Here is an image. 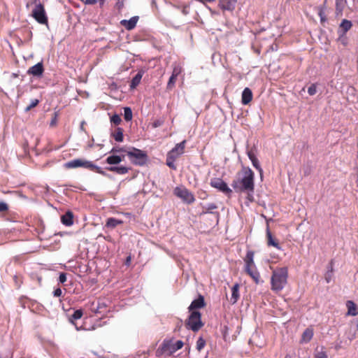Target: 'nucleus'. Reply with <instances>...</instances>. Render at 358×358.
I'll return each instance as SVG.
<instances>
[{
	"mask_svg": "<svg viewBox=\"0 0 358 358\" xmlns=\"http://www.w3.org/2000/svg\"><path fill=\"white\" fill-rule=\"evenodd\" d=\"M96 2H97L96 0H85V4H89V5H94Z\"/></svg>",
	"mask_w": 358,
	"mask_h": 358,
	"instance_id": "nucleus-48",
	"label": "nucleus"
},
{
	"mask_svg": "<svg viewBox=\"0 0 358 358\" xmlns=\"http://www.w3.org/2000/svg\"><path fill=\"white\" fill-rule=\"evenodd\" d=\"M317 92V86L315 84H312L308 89V93L310 95V96H313L314 94H315Z\"/></svg>",
	"mask_w": 358,
	"mask_h": 358,
	"instance_id": "nucleus-38",
	"label": "nucleus"
},
{
	"mask_svg": "<svg viewBox=\"0 0 358 358\" xmlns=\"http://www.w3.org/2000/svg\"><path fill=\"white\" fill-rule=\"evenodd\" d=\"M252 92L248 87H245L242 92V103L244 105L248 104L252 99Z\"/></svg>",
	"mask_w": 358,
	"mask_h": 358,
	"instance_id": "nucleus-19",
	"label": "nucleus"
},
{
	"mask_svg": "<svg viewBox=\"0 0 358 358\" xmlns=\"http://www.w3.org/2000/svg\"><path fill=\"white\" fill-rule=\"evenodd\" d=\"M315 358H327V355L324 351L317 352L315 355Z\"/></svg>",
	"mask_w": 358,
	"mask_h": 358,
	"instance_id": "nucleus-41",
	"label": "nucleus"
},
{
	"mask_svg": "<svg viewBox=\"0 0 358 358\" xmlns=\"http://www.w3.org/2000/svg\"><path fill=\"white\" fill-rule=\"evenodd\" d=\"M127 151H128L127 150H126L124 148H120V147H114L113 148V149L110 150V153H117V152H126L127 153Z\"/></svg>",
	"mask_w": 358,
	"mask_h": 358,
	"instance_id": "nucleus-39",
	"label": "nucleus"
},
{
	"mask_svg": "<svg viewBox=\"0 0 358 358\" xmlns=\"http://www.w3.org/2000/svg\"><path fill=\"white\" fill-rule=\"evenodd\" d=\"M124 0H117L116 2V8L120 10L124 7Z\"/></svg>",
	"mask_w": 358,
	"mask_h": 358,
	"instance_id": "nucleus-43",
	"label": "nucleus"
},
{
	"mask_svg": "<svg viewBox=\"0 0 358 358\" xmlns=\"http://www.w3.org/2000/svg\"><path fill=\"white\" fill-rule=\"evenodd\" d=\"M319 15L320 17V20L322 22L324 21L325 20V17H324V11L322 9H320V11H319Z\"/></svg>",
	"mask_w": 358,
	"mask_h": 358,
	"instance_id": "nucleus-47",
	"label": "nucleus"
},
{
	"mask_svg": "<svg viewBox=\"0 0 358 358\" xmlns=\"http://www.w3.org/2000/svg\"><path fill=\"white\" fill-rule=\"evenodd\" d=\"M206 306V303L204 301V297L202 295H199V297L194 300L190 306L188 308L189 312L192 311H199L198 309L204 308Z\"/></svg>",
	"mask_w": 358,
	"mask_h": 358,
	"instance_id": "nucleus-15",
	"label": "nucleus"
},
{
	"mask_svg": "<svg viewBox=\"0 0 358 358\" xmlns=\"http://www.w3.org/2000/svg\"><path fill=\"white\" fill-rule=\"evenodd\" d=\"M106 169L109 171L115 173L120 175H124L129 172V169L126 166H110L107 167Z\"/></svg>",
	"mask_w": 358,
	"mask_h": 358,
	"instance_id": "nucleus-23",
	"label": "nucleus"
},
{
	"mask_svg": "<svg viewBox=\"0 0 358 358\" xmlns=\"http://www.w3.org/2000/svg\"><path fill=\"white\" fill-rule=\"evenodd\" d=\"M267 237V244L268 246H273L278 250H281V246L280 245L277 239L273 237L271 231L268 229L266 232Z\"/></svg>",
	"mask_w": 358,
	"mask_h": 358,
	"instance_id": "nucleus-22",
	"label": "nucleus"
},
{
	"mask_svg": "<svg viewBox=\"0 0 358 358\" xmlns=\"http://www.w3.org/2000/svg\"><path fill=\"white\" fill-rule=\"evenodd\" d=\"M239 288H240V285L238 283L235 284L231 287V299H230V302L232 304L236 303L238 301V299L240 297Z\"/></svg>",
	"mask_w": 358,
	"mask_h": 358,
	"instance_id": "nucleus-20",
	"label": "nucleus"
},
{
	"mask_svg": "<svg viewBox=\"0 0 358 358\" xmlns=\"http://www.w3.org/2000/svg\"><path fill=\"white\" fill-rule=\"evenodd\" d=\"M61 221L66 226H71L73 224V215L71 211L66 212L61 217Z\"/></svg>",
	"mask_w": 358,
	"mask_h": 358,
	"instance_id": "nucleus-21",
	"label": "nucleus"
},
{
	"mask_svg": "<svg viewBox=\"0 0 358 358\" xmlns=\"http://www.w3.org/2000/svg\"><path fill=\"white\" fill-rule=\"evenodd\" d=\"M122 222H123L122 220L113 217H110L107 220L106 226L110 228H115L117 225L122 224Z\"/></svg>",
	"mask_w": 358,
	"mask_h": 358,
	"instance_id": "nucleus-30",
	"label": "nucleus"
},
{
	"mask_svg": "<svg viewBox=\"0 0 358 358\" xmlns=\"http://www.w3.org/2000/svg\"><path fill=\"white\" fill-rule=\"evenodd\" d=\"M33 3L35 4V7L32 10L31 16L39 24L47 25L48 23V19L44 5L40 2V0H33Z\"/></svg>",
	"mask_w": 358,
	"mask_h": 358,
	"instance_id": "nucleus-7",
	"label": "nucleus"
},
{
	"mask_svg": "<svg viewBox=\"0 0 358 358\" xmlns=\"http://www.w3.org/2000/svg\"><path fill=\"white\" fill-rule=\"evenodd\" d=\"M88 169L90 170H92V171H94L95 172L99 173V174H101L103 176H106V173L101 169V168L94 165L93 163H92V166L91 167H88Z\"/></svg>",
	"mask_w": 358,
	"mask_h": 358,
	"instance_id": "nucleus-36",
	"label": "nucleus"
},
{
	"mask_svg": "<svg viewBox=\"0 0 358 358\" xmlns=\"http://www.w3.org/2000/svg\"><path fill=\"white\" fill-rule=\"evenodd\" d=\"M124 117L126 121H130L132 119V111L129 107L124 108Z\"/></svg>",
	"mask_w": 358,
	"mask_h": 358,
	"instance_id": "nucleus-31",
	"label": "nucleus"
},
{
	"mask_svg": "<svg viewBox=\"0 0 358 358\" xmlns=\"http://www.w3.org/2000/svg\"><path fill=\"white\" fill-rule=\"evenodd\" d=\"M210 185L211 187L217 189L219 191L226 194H230L232 192L231 189L228 187L227 184L221 178L211 179Z\"/></svg>",
	"mask_w": 358,
	"mask_h": 358,
	"instance_id": "nucleus-12",
	"label": "nucleus"
},
{
	"mask_svg": "<svg viewBox=\"0 0 358 358\" xmlns=\"http://www.w3.org/2000/svg\"><path fill=\"white\" fill-rule=\"evenodd\" d=\"M346 306L348 308V315L356 316L358 315L357 306L352 301H348Z\"/></svg>",
	"mask_w": 358,
	"mask_h": 358,
	"instance_id": "nucleus-24",
	"label": "nucleus"
},
{
	"mask_svg": "<svg viewBox=\"0 0 358 358\" xmlns=\"http://www.w3.org/2000/svg\"><path fill=\"white\" fill-rule=\"evenodd\" d=\"M352 26L351 21L348 20H343L340 24V29H341L343 34H345L348 31H349Z\"/></svg>",
	"mask_w": 358,
	"mask_h": 358,
	"instance_id": "nucleus-29",
	"label": "nucleus"
},
{
	"mask_svg": "<svg viewBox=\"0 0 358 358\" xmlns=\"http://www.w3.org/2000/svg\"><path fill=\"white\" fill-rule=\"evenodd\" d=\"M285 358H291V357H289L288 355H287Z\"/></svg>",
	"mask_w": 358,
	"mask_h": 358,
	"instance_id": "nucleus-54",
	"label": "nucleus"
},
{
	"mask_svg": "<svg viewBox=\"0 0 358 358\" xmlns=\"http://www.w3.org/2000/svg\"><path fill=\"white\" fill-rule=\"evenodd\" d=\"M255 252L252 250H248L245 257L243 259L244 271L255 282V284L258 285L261 282V275L257 270L254 261Z\"/></svg>",
	"mask_w": 358,
	"mask_h": 358,
	"instance_id": "nucleus-3",
	"label": "nucleus"
},
{
	"mask_svg": "<svg viewBox=\"0 0 358 358\" xmlns=\"http://www.w3.org/2000/svg\"><path fill=\"white\" fill-rule=\"evenodd\" d=\"M231 186L236 192L246 193V199L250 202L254 201L255 173L250 168L243 166L236 178L232 181Z\"/></svg>",
	"mask_w": 358,
	"mask_h": 358,
	"instance_id": "nucleus-1",
	"label": "nucleus"
},
{
	"mask_svg": "<svg viewBox=\"0 0 358 358\" xmlns=\"http://www.w3.org/2000/svg\"><path fill=\"white\" fill-rule=\"evenodd\" d=\"M8 210V206L5 202H0V213L6 212Z\"/></svg>",
	"mask_w": 358,
	"mask_h": 358,
	"instance_id": "nucleus-42",
	"label": "nucleus"
},
{
	"mask_svg": "<svg viewBox=\"0 0 358 358\" xmlns=\"http://www.w3.org/2000/svg\"><path fill=\"white\" fill-rule=\"evenodd\" d=\"M288 269L281 267L275 269L271 278V289L275 292L281 291L287 282Z\"/></svg>",
	"mask_w": 358,
	"mask_h": 358,
	"instance_id": "nucleus-2",
	"label": "nucleus"
},
{
	"mask_svg": "<svg viewBox=\"0 0 358 358\" xmlns=\"http://www.w3.org/2000/svg\"><path fill=\"white\" fill-rule=\"evenodd\" d=\"M183 342L182 341H178L175 344L172 343V340L165 339L163 341L161 345L156 350V356L157 357H162L164 355L168 356L172 355L177 350L181 349L183 347Z\"/></svg>",
	"mask_w": 358,
	"mask_h": 358,
	"instance_id": "nucleus-4",
	"label": "nucleus"
},
{
	"mask_svg": "<svg viewBox=\"0 0 358 358\" xmlns=\"http://www.w3.org/2000/svg\"><path fill=\"white\" fill-rule=\"evenodd\" d=\"M357 328H358V322H357Z\"/></svg>",
	"mask_w": 358,
	"mask_h": 358,
	"instance_id": "nucleus-55",
	"label": "nucleus"
},
{
	"mask_svg": "<svg viewBox=\"0 0 358 358\" xmlns=\"http://www.w3.org/2000/svg\"><path fill=\"white\" fill-rule=\"evenodd\" d=\"M206 345V341L202 338L199 337L196 341V348L199 352H201Z\"/></svg>",
	"mask_w": 358,
	"mask_h": 358,
	"instance_id": "nucleus-32",
	"label": "nucleus"
},
{
	"mask_svg": "<svg viewBox=\"0 0 358 358\" xmlns=\"http://www.w3.org/2000/svg\"><path fill=\"white\" fill-rule=\"evenodd\" d=\"M174 194L188 204L193 203L195 201L194 194L185 187H176Z\"/></svg>",
	"mask_w": 358,
	"mask_h": 358,
	"instance_id": "nucleus-9",
	"label": "nucleus"
},
{
	"mask_svg": "<svg viewBox=\"0 0 358 358\" xmlns=\"http://www.w3.org/2000/svg\"><path fill=\"white\" fill-rule=\"evenodd\" d=\"M130 261H131V257H128L127 258L126 264H129V262H130Z\"/></svg>",
	"mask_w": 358,
	"mask_h": 358,
	"instance_id": "nucleus-52",
	"label": "nucleus"
},
{
	"mask_svg": "<svg viewBox=\"0 0 358 358\" xmlns=\"http://www.w3.org/2000/svg\"><path fill=\"white\" fill-rule=\"evenodd\" d=\"M204 324L201 321V314L199 311L190 312L187 320L185 321V327L188 329L196 332L200 330Z\"/></svg>",
	"mask_w": 358,
	"mask_h": 358,
	"instance_id": "nucleus-8",
	"label": "nucleus"
},
{
	"mask_svg": "<svg viewBox=\"0 0 358 358\" xmlns=\"http://www.w3.org/2000/svg\"><path fill=\"white\" fill-rule=\"evenodd\" d=\"M217 208V205L214 203H208L206 206H203V213H207L211 212Z\"/></svg>",
	"mask_w": 358,
	"mask_h": 358,
	"instance_id": "nucleus-33",
	"label": "nucleus"
},
{
	"mask_svg": "<svg viewBox=\"0 0 358 358\" xmlns=\"http://www.w3.org/2000/svg\"><path fill=\"white\" fill-rule=\"evenodd\" d=\"M59 281L61 283H64L66 281V274L65 273H61L59 277Z\"/></svg>",
	"mask_w": 358,
	"mask_h": 358,
	"instance_id": "nucleus-44",
	"label": "nucleus"
},
{
	"mask_svg": "<svg viewBox=\"0 0 358 358\" xmlns=\"http://www.w3.org/2000/svg\"><path fill=\"white\" fill-rule=\"evenodd\" d=\"M338 9H339V8H338V1H336V10H338Z\"/></svg>",
	"mask_w": 358,
	"mask_h": 358,
	"instance_id": "nucleus-53",
	"label": "nucleus"
},
{
	"mask_svg": "<svg viewBox=\"0 0 358 358\" xmlns=\"http://www.w3.org/2000/svg\"><path fill=\"white\" fill-rule=\"evenodd\" d=\"M44 72V67L43 64L42 62L37 63L36 64L34 65L33 66L30 67L27 73L29 75H31L34 77H41Z\"/></svg>",
	"mask_w": 358,
	"mask_h": 358,
	"instance_id": "nucleus-13",
	"label": "nucleus"
},
{
	"mask_svg": "<svg viewBox=\"0 0 358 358\" xmlns=\"http://www.w3.org/2000/svg\"><path fill=\"white\" fill-rule=\"evenodd\" d=\"M123 131L124 130L122 128L117 127L113 132L111 133V136L116 141L122 142L124 139Z\"/></svg>",
	"mask_w": 358,
	"mask_h": 358,
	"instance_id": "nucleus-28",
	"label": "nucleus"
},
{
	"mask_svg": "<svg viewBox=\"0 0 358 358\" xmlns=\"http://www.w3.org/2000/svg\"><path fill=\"white\" fill-rule=\"evenodd\" d=\"M332 273H333V268H332V265H331L330 271H329L325 275V280H326L327 282H328V283L331 281Z\"/></svg>",
	"mask_w": 358,
	"mask_h": 358,
	"instance_id": "nucleus-40",
	"label": "nucleus"
},
{
	"mask_svg": "<svg viewBox=\"0 0 358 358\" xmlns=\"http://www.w3.org/2000/svg\"><path fill=\"white\" fill-rule=\"evenodd\" d=\"M248 158L250 159L253 166L259 171L260 178L263 177V169H262L259 162L257 158L256 155L252 150H249L247 152Z\"/></svg>",
	"mask_w": 358,
	"mask_h": 358,
	"instance_id": "nucleus-16",
	"label": "nucleus"
},
{
	"mask_svg": "<svg viewBox=\"0 0 358 358\" xmlns=\"http://www.w3.org/2000/svg\"><path fill=\"white\" fill-rule=\"evenodd\" d=\"M186 141L184 140L170 150L166 155V164L171 169L176 170L175 161L185 152Z\"/></svg>",
	"mask_w": 358,
	"mask_h": 358,
	"instance_id": "nucleus-5",
	"label": "nucleus"
},
{
	"mask_svg": "<svg viewBox=\"0 0 358 358\" xmlns=\"http://www.w3.org/2000/svg\"><path fill=\"white\" fill-rule=\"evenodd\" d=\"M238 0H219L218 6L223 11H233L235 8Z\"/></svg>",
	"mask_w": 358,
	"mask_h": 358,
	"instance_id": "nucleus-14",
	"label": "nucleus"
},
{
	"mask_svg": "<svg viewBox=\"0 0 358 358\" xmlns=\"http://www.w3.org/2000/svg\"><path fill=\"white\" fill-rule=\"evenodd\" d=\"M127 155L131 162L138 166H143L148 161V155L145 151L136 148H131L127 151Z\"/></svg>",
	"mask_w": 358,
	"mask_h": 358,
	"instance_id": "nucleus-6",
	"label": "nucleus"
},
{
	"mask_svg": "<svg viewBox=\"0 0 358 358\" xmlns=\"http://www.w3.org/2000/svg\"><path fill=\"white\" fill-rule=\"evenodd\" d=\"M123 158H124V156L120 157L119 155H113L108 156L106 158V162L110 165L118 164L122 161Z\"/></svg>",
	"mask_w": 358,
	"mask_h": 358,
	"instance_id": "nucleus-26",
	"label": "nucleus"
},
{
	"mask_svg": "<svg viewBox=\"0 0 358 358\" xmlns=\"http://www.w3.org/2000/svg\"><path fill=\"white\" fill-rule=\"evenodd\" d=\"M183 69L180 64L174 63L173 64V71L167 83L166 89L171 90L174 88L178 77L182 73Z\"/></svg>",
	"mask_w": 358,
	"mask_h": 358,
	"instance_id": "nucleus-10",
	"label": "nucleus"
},
{
	"mask_svg": "<svg viewBox=\"0 0 358 358\" xmlns=\"http://www.w3.org/2000/svg\"><path fill=\"white\" fill-rule=\"evenodd\" d=\"M207 196V193L204 191H201V192L199 194V197L202 199H205Z\"/></svg>",
	"mask_w": 358,
	"mask_h": 358,
	"instance_id": "nucleus-50",
	"label": "nucleus"
},
{
	"mask_svg": "<svg viewBox=\"0 0 358 358\" xmlns=\"http://www.w3.org/2000/svg\"><path fill=\"white\" fill-rule=\"evenodd\" d=\"M122 120H121V117L119 115L117 114H114L111 117H110V122L111 123L114 124L115 125H118L120 124Z\"/></svg>",
	"mask_w": 358,
	"mask_h": 358,
	"instance_id": "nucleus-35",
	"label": "nucleus"
},
{
	"mask_svg": "<svg viewBox=\"0 0 358 358\" xmlns=\"http://www.w3.org/2000/svg\"><path fill=\"white\" fill-rule=\"evenodd\" d=\"M62 291L59 287L55 289L53 292L54 296L59 297L62 296Z\"/></svg>",
	"mask_w": 358,
	"mask_h": 358,
	"instance_id": "nucleus-45",
	"label": "nucleus"
},
{
	"mask_svg": "<svg viewBox=\"0 0 358 358\" xmlns=\"http://www.w3.org/2000/svg\"><path fill=\"white\" fill-rule=\"evenodd\" d=\"M83 315V310L81 309H78V310H76V311H74L73 314L69 317V322L75 326L77 331L81 330L82 326L78 327L76 323L75 322V321L80 319L82 317Z\"/></svg>",
	"mask_w": 358,
	"mask_h": 358,
	"instance_id": "nucleus-18",
	"label": "nucleus"
},
{
	"mask_svg": "<svg viewBox=\"0 0 358 358\" xmlns=\"http://www.w3.org/2000/svg\"><path fill=\"white\" fill-rule=\"evenodd\" d=\"M313 336V330L311 328H307L303 332L301 336V343H308Z\"/></svg>",
	"mask_w": 358,
	"mask_h": 358,
	"instance_id": "nucleus-25",
	"label": "nucleus"
},
{
	"mask_svg": "<svg viewBox=\"0 0 358 358\" xmlns=\"http://www.w3.org/2000/svg\"><path fill=\"white\" fill-rule=\"evenodd\" d=\"M96 326L95 325H92L91 327L90 328H85L82 326V329L81 330H85V331H92V330H95L96 329Z\"/></svg>",
	"mask_w": 358,
	"mask_h": 358,
	"instance_id": "nucleus-49",
	"label": "nucleus"
},
{
	"mask_svg": "<svg viewBox=\"0 0 358 358\" xmlns=\"http://www.w3.org/2000/svg\"><path fill=\"white\" fill-rule=\"evenodd\" d=\"M38 103H39V100L38 99H32L31 101L30 104L28 105L25 108L24 110L26 112H28V111L31 110L33 108L36 107Z\"/></svg>",
	"mask_w": 358,
	"mask_h": 358,
	"instance_id": "nucleus-34",
	"label": "nucleus"
},
{
	"mask_svg": "<svg viewBox=\"0 0 358 358\" xmlns=\"http://www.w3.org/2000/svg\"><path fill=\"white\" fill-rule=\"evenodd\" d=\"M57 117H58V115H57V113H54L52 114V120L50 121V126L51 127H54L57 125Z\"/></svg>",
	"mask_w": 358,
	"mask_h": 358,
	"instance_id": "nucleus-37",
	"label": "nucleus"
},
{
	"mask_svg": "<svg viewBox=\"0 0 358 358\" xmlns=\"http://www.w3.org/2000/svg\"><path fill=\"white\" fill-rule=\"evenodd\" d=\"M138 20V16H134L129 20H122L120 22L121 25H122L127 30H132L136 26V24Z\"/></svg>",
	"mask_w": 358,
	"mask_h": 358,
	"instance_id": "nucleus-17",
	"label": "nucleus"
},
{
	"mask_svg": "<svg viewBox=\"0 0 358 358\" xmlns=\"http://www.w3.org/2000/svg\"><path fill=\"white\" fill-rule=\"evenodd\" d=\"M92 166V162L83 159H76L66 162L64 167L66 169H76L83 167L88 169V167Z\"/></svg>",
	"mask_w": 358,
	"mask_h": 358,
	"instance_id": "nucleus-11",
	"label": "nucleus"
},
{
	"mask_svg": "<svg viewBox=\"0 0 358 358\" xmlns=\"http://www.w3.org/2000/svg\"><path fill=\"white\" fill-rule=\"evenodd\" d=\"M143 72L140 71L137 73V74L133 78L131 82L130 83V88L135 89L141 83V78L143 77Z\"/></svg>",
	"mask_w": 358,
	"mask_h": 358,
	"instance_id": "nucleus-27",
	"label": "nucleus"
},
{
	"mask_svg": "<svg viewBox=\"0 0 358 358\" xmlns=\"http://www.w3.org/2000/svg\"><path fill=\"white\" fill-rule=\"evenodd\" d=\"M99 4H100V6H103V5L104 4V2H105V0H99Z\"/></svg>",
	"mask_w": 358,
	"mask_h": 358,
	"instance_id": "nucleus-51",
	"label": "nucleus"
},
{
	"mask_svg": "<svg viewBox=\"0 0 358 358\" xmlns=\"http://www.w3.org/2000/svg\"><path fill=\"white\" fill-rule=\"evenodd\" d=\"M162 123H163V122L162 120H157L153 122L152 127L154 128L159 127L162 126Z\"/></svg>",
	"mask_w": 358,
	"mask_h": 358,
	"instance_id": "nucleus-46",
	"label": "nucleus"
}]
</instances>
